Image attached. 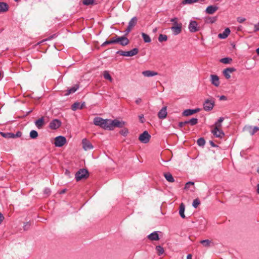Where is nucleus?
<instances>
[{"label": "nucleus", "instance_id": "obj_21", "mask_svg": "<svg viewBox=\"0 0 259 259\" xmlns=\"http://www.w3.org/2000/svg\"><path fill=\"white\" fill-rule=\"evenodd\" d=\"M148 238L151 241H157L159 239V235L156 231H155L147 236Z\"/></svg>", "mask_w": 259, "mask_h": 259}, {"label": "nucleus", "instance_id": "obj_40", "mask_svg": "<svg viewBox=\"0 0 259 259\" xmlns=\"http://www.w3.org/2000/svg\"><path fill=\"white\" fill-rule=\"evenodd\" d=\"M30 137L32 139H35L38 137V133L35 130H32L30 133Z\"/></svg>", "mask_w": 259, "mask_h": 259}, {"label": "nucleus", "instance_id": "obj_60", "mask_svg": "<svg viewBox=\"0 0 259 259\" xmlns=\"http://www.w3.org/2000/svg\"><path fill=\"white\" fill-rule=\"evenodd\" d=\"M220 100H226V97L223 95V96H220Z\"/></svg>", "mask_w": 259, "mask_h": 259}, {"label": "nucleus", "instance_id": "obj_58", "mask_svg": "<svg viewBox=\"0 0 259 259\" xmlns=\"http://www.w3.org/2000/svg\"><path fill=\"white\" fill-rule=\"evenodd\" d=\"M193 110L194 114L196 113H197V112H199L200 111V108H196V109H193Z\"/></svg>", "mask_w": 259, "mask_h": 259}, {"label": "nucleus", "instance_id": "obj_29", "mask_svg": "<svg viewBox=\"0 0 259 259\" xmlns=\"http://www.w3.org/2000/svg\"><path fill=\"white\" fill-rule=\"evenodd\" d=\"M117 43L116 42V36L112 38L110 40L105 41L102 45V46L104 47L107 45H110L113 44Z\"/></svg>", "mask_w": 259, "mask_h": 259}, {"label": "nucleus", "instance_id": "obj_53", "mask_svg": "<svg viewBox=\"0 0 259 259\" xmlns=\"http://www.w3.org/2000/svg\"><path fill=\"white\" fill-rule=\"evenodd\" d=\"M178 18L175 17V18L171 19L170 21V22L175 23L177 22L178 21Z\"/></svg>", "mask_w": 259, "mask_h": 259}, {"label": "nucleus", "instance_id": "obj_6", "mask_svg": "<svg viewBox=\"0 0 259 259\" xmlns=\"http://www.w3.org/2000/svg\"><path fill=\"white\" fill-rule=\"evenodd\" d=\"M214 105V101L213 99H207L203 103V108L205 111L211 110Z\"/></svg>", "mask_w": 259, "mask_h": 259}, {"label": "nucleus", "instance_id": "obj_15", "mask_svg": "<svg viewBox=\"0 0 259 259\" xmlns=\"http://www.w3.org/2000/svg\"><path fill=\"white\" fill-rule=\"evenodd\" d=\"M235 71V68L233 67H230L224 69L223 71V73L226 79H229L231 77L230 74Z\"/></svg>", "mask_w": 259, "mask_h": 259}, {"label": "nucleus", "instance_id": "obj_4", "mask_svg": "<svg viewBox=\"0 0 259 259\" xmlns=\"http://www.w3.org/2000/svg\"><path fill=\"white\" fill-rule=\"evenodd\" d=\"M138 52L139 50L137 48H134L129 51H118L117 52V54L123 56L132 57L137 55Z\"/></svg>", "mask_w": 259, "mask_h": 259}, {"label": "nucleus", "instance_id": "obj_12", "mask_svg": "<svg viewBox=\"0 0 259 259\" xmlns=\"http://www.w3.org/2000/svg\"><path fill=\"white\" fill-rule=\"evenodd\" d=\"M61 122L60 120L55 119L50 122L49 127L52 130H56L61 126Z\"/></svg>", "mask_w": 259, "mask_h": 259}, {"label": "nucleus", "instance_id": "obj_59", "mask_svg": "<svg viewBox=\"0 0 259 259\" xmlns=\"http://www.w3.org/2000/svg\"><path fill=\"white\" fill-rule=\"evenodd\" d=\"M224 118L223 117H220L217 122H219V123H221L223 121Z\"/></svg>", "mask_w": 259, "mask_h": 259}, {"label": "nucleus", "instance_id": "obj_11", "mask_svg": "<svg viewBox=\"0 0 259 259\" xmlns=\"http://www.w3.org/2000/svg\"><path fill=\"white\" fill-rule=\"evenodd\" d=\"M81 144L82 148L85 151H88L93 149L94 148L93 145L92 144L90 141L85 138L82 139Z\"/></svg>", "mask_w": 259, "mask_h": 259}, {"label": "nucleus", "instance_id": "obj_18", "mask_svg": "<svg viewBox=\"0 0 259 259\" xmlns=\"http://www.w3.org/2000/svg\"><path fill=\"white\" fill-rule=\"evenodd\" d=\"M167 114V108L164 106L158 112L157 115L159 119H164L166 118Z\"/></svg>", "mask_w": 259, "mask_h": 259}, {"label": "nucleus", "instance_id": "obj_16", "mask_svg": "<svg viewBox=\"0 0 259 259\" xmlns=\"http://www.w3.org/2000/svg\"><path fill=\"white\" fill-rule=\"evenodd\" d=\"M171 29L174 35H178L182 32V24L181 23H179V25L172 26L171 27Z\"/></svg>", "mask_w": 259, "mask_h": 259}, {"label": "nucleus", "instance_id": "obj_8", "mask_svg": "<svg viewBox=\"0 0 259 259\" xmlns=\"http://www.w3.org/2000/svg\"><path fill=\"white\" fill-rule=\"evenodd\" d=\"M243 131L248 133L251 136L254 135L257 131H259V126H253L251 125H246L243 127Z\"/></svg>", "mask_w": 259, "mask_h": 259}, {"label": "nucleus", "instance_id": "obj_36", "mask_svg": "<svg viewBox=\"0 0 259 259\" xmlns=\"http://www.w3.org/2000/svg\"><path fill=\"white\" fill-rule=\"evenodd\" d=\"M232 61V59L228 57L224 58L220 60V62L224 64H229Z\"/></svg>", "mask_w": 259, "mask_h": 259}, {"label": "nucleus", "instance_id": "obj_7", "mask_svg": "<svg viewBox=\"0 0 259 259\" xmlns=\"http://www.w3.org/2000/svg\"><path fill=\"white\" fill-rule=\"evenodd\" d=\"M137 21L138 19L136 17H134L131 19V20L128 22L127 28L125 30V35L128 34L131 31V30L136 25Z\"/></svg>", "mask_w": 259, "mask_h": 259}, {"label": "nucleus", "instance_id": "obj_47", "mask_svg": "<svg viewBox=\"0 0 259 259\" xmlns=\"http://www.w3.org/2000/svg\"><path fill=\"white\" fill-rule=\"evenodd\" d=\"M128 130H126V129H125V130H122L120 132V133L123 135L124 136H126L127 134H128Z\"/></svg>", "mask_w": 259, "mask_h": 259}, {"label": "nucleus", "instance_id": "obj_43", "mask_svg": "<svg viewBox=\"0 0 259 259\" xmlns=\"http://www.w3.org/2000/svg\"><path fill=\"white\" fill-rule=\"evenodd\" d=\"M198 123V119L196 118H192L189 120V124L191 125H195Z\"/></svg>", "mask_w": 259, "mask_h": 259}, {"label": "nucleus", "instance_id": "obj_3", "mask_svg": "<svg viewBox=\"0 0 259 259\" xmlns=\"http://www.w3.org/2000/svg\"><path fill=\"white\" fill-rule=\"evenodd\" d=\"M124 125V122L120 121L117 119H109L108 130H113L115 127H122Z\"/></svg>", "mask_w": 259, "mask_h": 259}, {"label": "nucleus", "instance_id": "obj_1", "mask_svg": "<svg viewBox=\"0 0 259 259\" xmlns=\"http://www.w3.org/2000/svg\"><path fill=\"white\" fill-rule=\"evenodd\" d=\"M93 122L97 126H99L105 130H108L109 119H104L100 117H96L94 119Z\"/></svg>", "mask_w": 259, "mask_h": 259}, {"label": "nucleus", "instance_id": "obj_34", "mask_svg": "<svg viewBox=\"0 0 259 259\" xmlns=\"http://www.w3.org/2000/svg\"><path fill=\"white\" fill-rule=\"evenodd\" d=\"M211 242V241L208 239L203 240L200 242V243L202 244L204 247L210 246Z\"/></svg>", "mask_w": 259, "mask_h": 259}, {"label": "nucleus", "instance_id": "obj_51", "mask_svg": "<svg viewBox=\"0 0 259 259\" xmlns=\"http://www.w3.org/2000/svg\"><path fill=\"white\" fill-rule=\"evenodd\" d=\"M30 225L28 222L26 223L24 225V226H23L24 229L25 230H27L29 228Z\"/></svg>", "mask_w": 259, "mask_h": 259}, {"label": "nucleus", "instance_id": "obj_45", "mask_svg": "<svg viewBox=\"0 0 259 259\" xmlns=\"http://www.w3.org/2000/svg\"><path fill=\"white\" fill-rule=\"evenodd\" d=\"M246 20V19L243 17H239L237 18V21L239 23H242Z\"/></svg>", "mask_w": 259, "mask_h": 259}, {"label": "nucleus", "instance_id": "obj_9", "mask_svg": "<svg viewBox=\"0 0 259 259\" xmlns=\"http://www.w3.org/2000/svg\"><path fill=\"white\" fill-rule=\"evenodd\" d=\"M150 138L151 136L147 131H145L139 136V140L141 142L146 144L149 142Z\"/></svg>", "mask_w": 259, "mask_h": 259}, {"label": "nucleus", "instance_id": "obj_26", "mask_svg": "<svg viewBox=\"0 0 259 259\" xmlns=\"http://www.w3.org/2000/svg\"><path fill=\"white\" fill-rule=\"evenodd\" d=\"M79 85L78 84H75L73 87H71L70 89H68L67 91V92L65 94V96H68L71 94L74 93L75 92L77 91L78 89Z\"/></svg>", "mask_w": 259, "mask_h": 259}, {"label": "nucleus", "instance_id": "obj_13", "mask_svg": "<svg viewBox=\"0 0 259 259\" xmlns=\"http://www.w3.org/2000/svg\"><path fill=\"white\" fill-rule=\"evenodd\" d=\"M212 134L217 138H222L225 136L224 133L221 130L217 128V127H214L211 131Z\"/></svg>", "mask_w": 259, "mask_h": 259}, {"label": "nucleus", "instance_id": "obj_30", "mask_svg": "<svg viewBox=\"0 0 259 259\" xmlns=\"http://www.w3.org/2000/svg\"><path fill=\"white\" fill-rule=\"evenodd\" d=\"M194 111L193 109H186L184 110L182 113L183 115L184 116H188L194 114Z\"/></svg>", "mask_w": 259, "mask_h": 259}, {"label": "nucleus", "instance_id": "obj_63", "mask_svg": "<svg viewBox=\"0 0 259 259\" xmlns=\"http://www.w3.org/2000/svg\"><path fill=\"white\" fill-rule=\"evenodd\" d=\"M257 193L259 194V184L257 185V190H256Z\"/></svg>", "mask_w": 259, "mask_h": 259}, {"label": "nucleus", "instance_id": "obj_52", "mask_svg": "<svg viewBox=\"0 0 259 259\" xmlns=\"http://www.w3.org/2000/svg\"><path fill=\"white\" fill-rule=\"evenodd\" d=\"M210 19V22L212 23L215 22L217 20V17H212V18H209Z\"/></svg>", "mask_w": 259, "mask_h": 259}, {"label": "nucleus", "instance_id": "obj_48", "mask_svg": "<svg viewBox=\"0 0 259 259\" xmlns=\"http://www.w3.org/2000/svg\"><path fill=\"white\" fill-rule=\"evenodd\" d=\"M259 31V22L257 24H255L254 26V30H253V31L254 32H256V31Z\"/></svg>", "mask_w": 259, "mask_h": 259}, {"label": "nucleus", "instance_id": "obj_20", "mask_svg": "<svg viewBox=\"0 0 259 259\" xmlns=\"http://www.w3.org/2000/svg\"><path fill=\"white\" fill-rule=\"evenodd\" d=\"M85 106V103L83 102L82 104H80L78 102H75L71 106V109L73 111H75L77 109H81Z\"/></svg>", "mask_w": 259, "mask_h": 259}, {"label": "nucleus", "instance_id": "obj_31", "mask_svg": "<svg viewBox=\"0 0 259 259\" xmlns=\"http://www.w3.org/2000/svg\"><path fill=\"white\" fill-rule=\"evenodd\" d=\"M141 35L142 36V37H143V40L145 42L147 43V42H151V38L148 34H147L144 32H142Z\"/></svg>", "mask_w": 259, "mask_h": 259}, {"label": "nucleus", "instance_id": "obj_50", "mask_svg": "<svg viewBox=\"0 0 259 259\" xmlns=\"http://www.w3.org/2000/svg\"><path fill=\"white\" fill-rule=\"evenodd\" d=\"M22 136V133L20 131H18L16 133V134H14V138L16 137H20Z\"/></svg>", "mask_w": 259, "mask_h": 259}, {"label": "nucleus", "instance_id": "obj_39", "mask_svg": "<svg viewBox=\"0 0 259 259\" xmlns=\"http://www.w3.org/2000/svg\"><path fill=\"white\" fill-rule=\"evenodd\" d=\"M197 143L200 146H203L205 143L204 139L203 138H199L197 140Z\"/></svg>", "mask_w": 259, "mask_h": 259}, {"label": "nucleus", "instance_id": "obj_33", "mask_svg": "<svg viewBox=\"0 0 259 259\" xmlns=\"http://www.w3.org/2000/svg\"><path fill=\"white\" fill-rule=\"evenodd\" d=\"M191 186H192L193 187V189L191 191H194V183L193 182H187L185 185L184 189L186 190H189Z\"/></svg>", "mask_w": 259, "mask_h": 259}, {"label": "nucleus", "instance_id": "obj_56", "mask_svg": "<svg viewBox=\"0 0 259 259\" xmlns=\"http://www.w3.org/2000/svg\"><path fill=\"white\" fill-rule=\"evenodd\" d=\"M4 219V215L0 212V224L3 222Z\"/></svg>", "mask_w": 259, "mask_h": 259}, {"label": "nucleus", "instance_id": "obj_64", "mask_svg": "<svg viewBox=\"0 0 259 259\" xmlns=\"http://www.w3.org/2000/svg\"><path fill=\"white\" fill-rule=\"evenodd\" d=\"M256 53L259 55V48L256 50Z\"/></svg>", "mask_w": 259, "mask_h": 259}, {"label": "nucleus", "instance_id": "obj_61", "mask_svg": "<svg viewBox=\"0 0 259 259\" xmlns=\"http://www.w3.org/2000/svg\"><path fill=\"white\" fill-rule=\"evenodd\" d=\"M187 259H192V255L191 254H188L187 256Z\"/></svg>", "mask_w": 259, "mask_h": 259}, {"label": "nucleus", "instance_id": "obj_19", "mask_svg": "<svg viewBox=\"0 0 259 259\" xmlns=\"http://www.w3.org/2000/svg\"><path fill=\"white\" fill-rule=\"evenodd\" d=\"M218 10V7L215 6L210 5L207 7L205 12L208 14H213Z\"/></svg>", "mask_w": 259, "mask_h": 259}, {"label": "nucleus", "instance_id": "obj_55", "mask_svg": "<svg viewBox=\"0 0 259 259\" xmlns=\"http://www.w3.org/2000/svg\"><path fill=\"white\" fill-rule=\"evenodd\" d=\"M185 124H184V122H180L179 123V126L181 128H182V127H183L184 126H185Z\"/></svg>", "mask_w": 259, "mask_h": 259}, {"label": "nucleus", "instance_id": "obj_44", "mask_svg": "<svg viewBox=\"0 0 259 259\" xmlns=\"http://www.w3.org/2000/svg\"><path fill=\"white\" fill-rule=\"evenodd\" d=\"M82 3L86 6L93 5L94 3V0H83Z\"/></svg>", "mask_w": 259, "mask_h": 259}, {"label": "nucleus", "instance_id": "obj_54", "mask_svg": "<svg viewBox=\"0 0 259 259\" xmlns=\"http://www.w3.org/2000/svg\"><path fill=\"white\" fill-rule=\"evenodd\" d=\"M139 117L141 122L143 123L144 122V120H143L144 115L143 114H142V115H140L139 116Z\"/></svg>", "mask_w": 259, "mask_h": 259}, {"label": "nucleus", "instance_id": "obj_57", "mask_svg": "<svg viewBox=\"0 0 259 259\" xmlns=\"http://www.w3.org/2000/svg\"><path fill=\"white\" fill-rule=\"evenodd\" d=\"M141 101H142V100L141 98H138L136 99L135 102L136 104H139L141 102Z\"/></svg>", "mask_w": 259, "mask_h": 259}, {"label": "nucleus", "instance_id": "obj_27", "mask_svg": "<svg viewBox=\"0 0 259 259\" xmlns=\"http://www.w3.org/2000/svg\"><path fill=\"white\" fill-rule=\"evenodd\" d=\"M185 209V204L183 203H181L180 205L179 214L180 216L183 219L186 218L185 215L184 214Z\"/></svg>", "mask_w": 259, "mask_h": 259}, {"label": "nucleus", "instance_id": "obj_24", "mask_svg": "<svg viewBox=\"0 0 259 259\" xmlns=\"http://www.w3.org/2000/svg\"><path fill=\"white\" fill-rule=\"evenodd\" d=\"M35 124L38 128H41L45 124L44 117H42L39 118L38 120H36L35 122Z\"/></svg>", "mask_w": 259, "mask_h": 259}, {"label": "nucleus", "instance_id": "obj_41", "mask_svg": "<svg viewBox=\"0 0 259 259\" xmlns=\"http://www.w3.org/2000/svg\"><path fill=\"white\" fill-rule=\"evenodd\" d=\"M200 204V201L198 198H196L195 200H194L193 202L192 205L193 206L196 208Z\"/></svg>", "mask_w": 259, "mask_h": 259}, {"label": "nucleus", "instance_id": "obj_42", "mask_svg": "<svg viewBox=\"0 0 259 259\" xmlns=\"http://www.w3.org/2000/svg\"><path fill=\"white\" fill-rule=\"evenodd\" d=\"M198 1V0H183L182 2V4L183 5L191 4L193 3H196Z\"/></svg>", "mask_w": 259, "mask_h": 259}, {"label": "nucleus", "instance_id": "obj_35", "mask_svg": "<svg viewBox=\"0 0 259 259\" xmlns=\"http://www.w3.org/2000/svg\"><path fill=\"white\" fill-rule=\"evenodd\" d=\"M103 76L105 79L110 80L111 82L112 81V78L111 77L110 74H109L108 71H104Z\"/></svg>", "mask_w": 259, "mask_h": 259}, {"label": "nucleus", "instance_id": "obj_22", "mask_svg": "<svg viewBox=\"0 0 259 259\" xmlns=\"http://www.w3.org/2000/svg\"><path fill=\"white\" fill-rule=\"evenodd\" d=\"M230 33V30L229 28H227L225 29L223 33H219L218 37L221 39H225L228 37Z\"/></svg>", "mask_w": 259, "mask_h": 259}, {"label": "nucleus", "instance_id": "obj_37", "mask_svg": "<svg viewBox=\"0 0 259 259\" xmlns=\"http://www.w3.org/2000/svg\"><path fill=\"white\" fill-rule=\"evenodd\" d=\"M3 137L6 138H14V134L1 133Z\"/></svg>", "mask_w": 259, "mask_h": 259}, {"label": "nucleus", "instance_id": "obj_14", "mask_svg": "<svg viewBox=\"0 0 259 259\" xmlns=\"http://www.w3.org/2000/svg\"><path fill=\"white\" fill-rule=\"evenodd\" d=\"M116 42H119L121 46H125L128 44L129 40L125 36L118 37L116 36Z\"/></svg>", "mask_w": 259, "mask_h": 259}, {"label": "nucleus", "instance_id": "obj_5", "mask_svg": "<svg viewBox=\"0 0 259 259\" xmlns=\"http://www.w3.org/2000/svg\"><path fill=\"white\" fill-rule=\"evenodd\" d=\"M188 29L190 32L194 33L200 30V27L197 21L191 20L188 26Z\"/></svg>", "mask_w": 259, "mask_h": 259}, {"label": "nucleus", "instance_id": "obj_49", "mask_svg": "<svg viewBox=\"0 0 259 259\" xmlns=\"http://www.w3.org/2000/svg\"><path fill=\"white\" fill-rule=\"evenodd\" d=\"M221 126H222L221 123L216 122L214 124V127H217V128L221 129Z\"/></svg>", "mask_w": 259, "mask_h": 259}, {"label": "nucleus", "instance_id": "obj_32", "mask_svg": "<svg viewBox=\"0 0 259 259\" xmlns=\"http://www.w3.org/2000/svg\"><path fill=\"white\" fill-rule=\"evenodd\" d=\"M155 249L158 255H160L164 253V249L160 245L156 246Z\"/></svg>", "mask_w": 259, "mask_h": 259}, {"label": "nucleus", "instance_id": "obj_2", "mask_svg": "<svg viewBox=\"0 0 259 259\" xmlns=\"http://www.w3.org/2000/svg\"><path fill=\"white\" fill-rule=\"evenodd\" d=\"M89 174L88 171L84 168L80 169L75 174V179L76 181H79L82 179H87L89 177Z\"/></svg>", "mask_w": 259, "mask_h": 259}, {"label": "nucleus", "instance_id": "obj_17", "mask_svg": "<svg viewBox=\"0 0 259 259\" xmlns=\"http://www.w3.org/2000/svg\"><path fill=\"white\" fill-rule=\"evenodd\" d=\"M210 81L211 83L215 87H219L220 85L219 77L217 75L211 74L210 75Z\"/></svg>", "mask_w": 259, "mask_h": 259}, {"label": "nucleus", "instance_id": "obj_25", "mask_svg": "<svg viewBox=\"0 0 259 259\" xmlns=\"http://www.w3.org/2000/svg\"><path fill=\"white\" fill-rule=\"evenodd\" d=\"M9 10L8 5L4 2H0V13H5Z\"/></svg>", "mask_w": 259, "mask_h": 259}, {"label": "nucleus", "instance_id": "obj_38", "mask_svg": "<svg viewBox=\"0 0 259 259\" xmlns=\"http://www.w3.org/2000/svg\"><path fill=\"white\" fill-rule=\"evenodd\" d=\"M158 41L159 42H162L163 41H166L167 39V36L165 34H160L158 37Z\"/></svg>", "mask_w": 259, "mask_h": 259}, {"label": "nucleus", "instance_id": "obj_23", "mask_svg": "<svg viewBox=\"0 0 259 259\" xmlns=\"http://www.w3.org/2000/svg\"><path fill=\"white\" fill-rule=\"evenodd\" d=\"M142 74L145 77H151L158 74V73L153 71L146 70L142 72Z\"/></svg>", "mask_w": 259, "mask_h": 259}, {"label": "nucleus", "instance_id": "obj_46", "mask_svg": "<svg viewBox=\"0 0 259 259\" xmlns=\"http://www.w3.org/2000/svg\"><path fill=\"white\" fill-rule=\"evenodd\" d=\"M44 194H46L47 196H49L51 193L50 189L49 188H46L44 190Z\"/></svg>", "mask_w": 259, "mask_h": 259}, {"label": "nucleus", "instance_id": "obj_62", "mask_svg": "<svg viewBox=\"0 0 259 259\" xmlns=\"http://www.w3.org/2000/svg\"><path fill=\"white\" fill-rule=\"evenodd\" d=\"M209 143H210V144L211 145L212 147H215L216 146L215 144L212 141H210Z\"/></svg>", "mask_w": 259, "mask_h": 259}, {"label": "nucleus", "instance_id": "obj_10", "mask_svg": "<svg viewBox=\"0 0 259 259\" xmlns=\"http://www.w3.org/2000/svg\"><path fill=\"white\" fill-rule=\"evenodd\" d=\"M66 142V139L64 137L60 136L55 138L54 144L56 147H62Z\"/></svg>", "mask_w": 259, "mask_h": 259}, {"label": "nucleus", "instance_id": "obj_28", "mask_svg": "<svg viewBox=\"0 0 259 259\" xmlns=\"http://www.w3.org/2000/svg\"><path fill=\"white\" fill-rule=\"evenodd\" d=\"M164 177H165L166 180L169 182L172 183L175 181V180L169 172L164 173Z\"/></svg>", "mask_w": 259, "mask_h": 259}]
</instances>
